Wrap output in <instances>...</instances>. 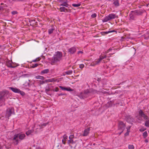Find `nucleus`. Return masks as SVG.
I'll list each match as a JSON object with an SVG mask.
<instances>
[{"mask_svg": "<svg viewBox=\"0 0 149 149\" xmlns=\"http://www.w3.org/2000/svg\"><path fill=\"white\" fill-rule=\"evenodd\" d=\"M109 61V59H107Z\"/></svg>", "mask_w": 149, "mask_h": 149, "instance_id": "nucleus-61", "label": "nucleus"}, {"mask_svg": "<svg viewBox=\"0 0 149 149\" xmlns=\"http://www.w3.org/2000/svg\"><path fill=\"white\" fill-rule=\"evenodd\" d=\"M145 125L146 126L148 127L149 126V123L148 121H147L145 123Z\"/></svg>", "mask_w": 149, "mask_h": 149, "instance_id": "nucleus-46", "label": "nucleus"}, {"mask_svg": "<svg viewBox=\"0 0 149 149\" xmlns=\"http://www.w3.org/2000/svg\"><path fill=\"white\" fill-rule=\"evenodd\" d=\"M111 54V55H112V54Z\"/></svg>", "mask_w": 149, "mask_h": 149, "instance_id": "nucleus-62", "label": "nucleus"}, {"mask_svg": "<svg viewBox=\"0 0 149 149\" xmlns=\"http://www.w3.org/2000/svg\"><path fill=\"white\" fill-rule=\"evenodd\" d=\"M28 86H29V83H28Z\"/></svg>", "mask_w": 149, "mask_h": 149, "instance_id": "nucleus-58", "label": "nucleus"}, {"mask_svg": "<svg viewBox=\"0 0 149 149\" xmlns=\"http://www.w3.org/2000/svg\"><path fill=\"white\" fill-rule=\"evenodd\" d=\"M16 135H18V137L21 140H23L26 136L24 134L22 133L17 134Z\"/></svg>", "mask_w": 149, "mask_h": 149, "instance_id": "nucleus-14", "label": "nucleus"}, {"mask_svg": "<svg viewBox=\"0 0 149 149\" xmlns=\"http://www.w3.org/2000/svg\"><path fill=\"white\" fill-rule=\"evenodd\" d=\"M66 74L68 75H70L72 73V70H68L65 72Z\"/></svg>", "mask_w": 149, "mask_h": 149, "instance_id": "nucleus-25", "label": "nucleus"}, {"mask_svg": "<svg viewBox=\"0 0 149 149\" xmlns=\"http://www.w3.org/2000/svg\"><path fill=\"white\" fill-rule=\"evenodd\" d=\"M112 49H108L107 50V52H110V51H111V50Z\"/></svg>", "mask_w": 149, "mask_h": 149, "instance_id": "nucleus-55", "label": "nucleus"}, {"mask_svg": "<svg viewBox=\"0 0 149 149\" xmlns=\"http://www.w3.org/2000/svg\"><path fill=\"white\" fill-rule=\"evenodd\" d=\"M12 61H7L6 63V65L8 67L11 68L12 66Z\"/></svg>", "mask_w": 149, "mask_h": 149, "instance_id": "nucleus-18", "label": "nucleus"}, {"mask_svg": "<svg viewBox=\"0 0 149 149\" xmlns=\"http://www.w3.org/2000/svg\"><path fill=\"white\" fill-rule=\"evenodd\" d=\"M104 63H105L106 62H105V61H104Z\"/></svg>", "mask_w": 149, "mask_h": 149, "instance_id": "nucleus-60", "label": "nucleus"}, {"mask_svg": "<svg viewBox=\"0 0 149 149\" xmlns=\"http://www.w3.org/2000/svg\"><path fill=\"white\" fill-rule=\"evenodd\" d=\"M84 65L83 64H81L79 65V67L80 68L82 69L84 68Z\"/></svg>", "mask_w": 149, "mask_h": 149, "instance_id": "nucleus-43", "label": "nucleus"}, {"mask_svg": "<svg viewBox=\"0 0 149 149\" xmlns=\"http://www.w3.org/2000/svg\"><path fill=\"white\" fill-rule=\"evenodd\" d=\"M11 68H14L16 67L17 66V64L15 63H13L12 62V64L11 65Z\"/></svg>", "mask_w": 149, "mask_h": 149, "instance_id": "nucleus-29", "label": "nucleus"}, {"mask_svg": "<svg viewBox=\"0 0 149 149\" xmlns=\"http://www.w3.org/2000/svg\"><path fill=\"white\" fill-rule=\"evenodd\" d=\"M49 123V122L46 123H43L42 124H41L40 125H39L38 126L40 129H42L44 127L46 126Z\"/></svg>", "mask_w": 149, "mask_h": 149, "instance_id": "nucleus-16", "label": "nucleus"}, {"mask_svg": "<svg viewBox=\"0 0 149 149\" xmlns=\"http://www.w3.org/2000/svg\"><path fill=\"white\" fill-rule=\"evenodd\" d=\"M117 17L116 15L114 14H109L108 16L105 17L102 20V22H107L111 19H114Z\"/></svg>", "mask_w": 149, "mask_h": 149, "instance_id": "nucleus-4", "label": "nucleus"}, {"mask_svg": "<svg viewBox=\"0 0 149 149\" xmlns=\"http://www.w3.org/2000/svg\"><path fill=\"white\" fill-rule=\"evenodd\" d=\"M83 53V52L81 51H79L78 52V54H79L80 53H81V54H82Z\"/></svg>", "mask_w": 149, "mask_h": 149, "instance_id": "nucleus-52", "label": "nucleus"}, {"mask_svg": "<svg viewBox=\"0 0 149 149\" xmlns=\"http://www.w3.org/2000/svg\"><path fill=\"white\" fill-rule=\"evenodd\" d=\"M101 61V60L100 58L98 59H96L91 63L90 66H95V65L99 64L100 62Z\"/></svg>", "mask_w": 149, "mask_h": 149, "instance_id": "nucleus-11", "label": "nucleus"}, {"mask_svg": "<svg viewBox=\"0 0 149 149\" xmlns=\"http://www.w3.org/2000/svg\"><path fill=\"white\" fill-rule=\"evenodd\" d=\"M107 57V56L106 55L102 56L99 58L100 59L101 61L103 59Z\"/></svg>", "mask_w": 149, "mask_h": 149, "instance_id": "nucleus-35", "label": "nucleus"}, {"mask_svg": "<svg viewBox=\"0 0 149 149\" xmlns=\"http://www.w3.org/2000/svg\"><path fill=\"white\" fill-rule=\"evenodd\" d=\"M131 128V126H129V129H128L127 128H126L127 129V132L126 133H125V136H127L129 135V132H130V129Z\"/></svg>", "mask_w": 149, "mask_h": 149, "instance_id": "nucleus-24", "label": "nucleus"}, {"mask_svg": "<svg viewBox=\"0 0 149 149\" xmlns=\"http://www.w3.org/2000/svg\"><path fill=\"white\" fill-rule=\"evenodd\" d=\"M61 6H64L66 7H68L69 5L67 3H64L63 4H61Z\"/></svg>", "mask_w": 149, "mask_h": 149, "instance_id": "nucleus-32", "label": "nucleus"}, {"mask_svg": "<svg viewBox=\"0 0 149 149\" xmlns=\"http://www.w3.org/2000/svg\"><path fill=\"white\" fill-rule=\"evenodd\" d=\"M64 95V94L62 93H61L58 94V96H61V95Z\"/></svg>", "mask_w": 149, "mask_h": 149, "instance_id": "nucleus-51", "label": "nucleus"}, {"mask_svg": "<svg viewBox=\"0 0 149 149\" xmlns=\"http://www.w3.org/2000/svg\"><path fill=\"white\" fill-rule=\"evenodd\" d=\"M9 88L12 90L13 92L20 94L22 95H24L25 93L24 92L21 91L19 89L16 88L9 87Z\"/></svg>", "mask_w": 149, "mask_h": 149, "instance_id": "nucleus-6", "label": "nucleus"}, {"mask_svg": "<svg viewBox=\"0 0 149 149\" xmlns=\"http://www.w3.org/2000/svg\"><path fill=\"white\" fill-rule=\"evenodd\" d=\"M113 4L116 7H117L119 6V3L118 0H113Z\"/></svg>", "mask_w": 149, "mask_h": 149, "instance_id": "nucleus-17", "label": "nucleus"}, {"mask_svg": "<svg viewBox=\"0 0 149 149\" xmlns=\"http://www.w3.org/2000/svg\"><path fill=\"white\" fill-rule=\"evenodd\" d=\"M2 7L1 6H0V10L2 9Z\"/></svg>", "mask_w": 149, "mask_h": 149, "instance_id": "nucleus-57", "label": "nucleus"}, {"mask_svg": "<svg viewBox=\"0 0 149 149\" xmlns=\"http://www.w3.org/2000/svg\"><path fill=\"white\" fill-rule=\"evenodd\" d=\"M9 1L10 3H13L15 2V0H9Z\"/></svg>", "mask_w": 149, "mask_h": 149, "instance_id": "nucleus-45", "label": "nucleus"}, {"mask_svg": "<svg viewBox=\"0 0 149 149\" xmlns=\"http://www.w3.org/2000/svg\"><path fill=\"white\" fill-rule=\"evenodd\" d=\"M66 91H73V89L71 88L70 87L66 88Z\"/></svg>", "mask_w": 149, "mask_h": 149, "instance_id": "nucleus-28", "label": "nucleus"}, {"mask_svg": "<svg viewBox=\"0 0 149 149\" xmlns=\"http://www.w3.org/2000/svg\"><path fill=\"white\" fill-rule=\"evenodd\" d=\"M49 69H45L41 71L40 72V74L42 75H43L44 74H47L49 72Z\"/></svg>", "mask_w": 149, "mask_h": 149, "instance_id": "nucleus-15", "label": "nucleus"}, {"mask_svg": "<svg viewBox=\"0 0 149 149\" xmlns=\"http://www.w3.org/2000/svg\"><path fill=\"white\" fill-rule=\"evenodd\" d=\"M108 104L109 105V106H111L112 105L113 102L112 101H110L108 103Z\"/></svg>", "mask_w": 149, "mask_h": 149, "instance_id": "nucleus-42", "label": "nucleus"}, {"mask_svg": "<svg viewBox=\"0 0 149 149\" xmlns=\"http://www.w3.org/2000/svg\"><path fill=\"white\" fill-rule=\"evenodd\" d=\"M142 13V12L140 11L136 10L134 11V13L136 15H141Z\"/></svg>", "mask_w": 149, "mask_h": 149, "instance_id": "nucleus-19", "label": "nucleus"}, {"mask_svg": "<svg viewBox=\"0 0 149 149\" xmlns=\"http://www.w3.org/2000/svg\"><path fill=\"white\" fill-rule=\"evenodd\" d=\"M139 116L138 117L139 120H140L139 121V122H141L142 119V118L143 117L144 120H147L148 118V117L146 115L143 111L141 110H140L139 111Z\"/></svg>", "mask_w": 149, "mask_h": 149, "instance_id": "nucleus-5", "label": "nucleus"}, {"mask_svg": "<svg viewBox=\"0 0 149 149\" xmlns=\"http://www.w3.org/2000/svg\"><path fill=\"white\" fill-rule=\"evenodd\" d=\"M74 143V142L73 140L72 139H70L68 141V144L70 143H71V144H73Z\"/></svg>", "mask_w": 149, "mask_h": 149, "instance_id": "nucleus-31", "label": "nucleus"}, {"mask_svg": "<svg viewBox=\"0 0 149 149\" xmlns=\"http://www.w3.org/2000/svg\"><path fill=\"white\" fill-rule=\"evenodd\" d=\"M125 119L126 121L129 123H132L133 122L134 119L130 115H127L125 116Z\"/></svg>", "mask_w": 149, "mask_h": 149, "instance_id": "nucleus-10", "label": "nucleus"}, {"mask_svg": "<svg viewBox=\"0 0 149 149\" xmlns=\"http://www.w3.org/2000/svg\"><path fill=\"white\" fill-rule=\"evenodd\" d=\"M13 112H14V110L12 108L7 109L6 111L5 117L9 118L11 116Z\"/></svg>", "mask_w": 149, "mask_h": 149, "instance_id": "nucleus-8", "label": "nucleus"}, {"mask_svg": "<svg viewBox=\"0 0 149 149\" xmlns=\"http://www.w3.org/2000/svg\"><path fill=\"white\" fill-rule=\"evenodd\" d=\"M127 128L128 129H129V127H127Z\"/></svg>", "mask_w": 149, "mask_h": 149, "instance_id": "nucleus-59", "label": "nucleus"}, {"mask_svg": "<svg viewBox=\"0 0 149 149\" xmlns=\"http://www.w3.org/2000/svg\"><path fill=\"white\" fill-rule=\"evenodd\" d=\"M17 12L16 11H14L12 12V13L13 15H15L17 13Z\"/></svg>", "mask_w": 149, "mask_h": 149, "instance_id": "nucleus-48", "label": "nucleus"}, {"mask_svg": "<svg viewBox=\"0 0 149 149\" xmlns=\"http://www.w3.org/2000/svg\"><path fill=\"white\" fill-rule=\"evenodd\" d=\"M74 135H71L69 136V138L70 139H72V138L74 137Z\"/></svg>", "mask_w": 149, "mask_h": 149, "instance_id": "nucleus-47", "label": "nucleus"}, {"mask_svg": "<svg viewBox=\"0 0 149 149\" xmlns=\"http://www.w3.org/2000/svg\"><path fill=\"white\" fill-rule=\"evenodd\" d=\"M114 31H114V30H113V31H107L104 32V33H105V34H108V33H111V32H114Z\"/></svg>", "mask_w": 149, "mask_h": 149, "instance_id": "nucleus-36", "label": "nucleus"}, {"mask_svg": "<svg viewBox=\"0 0 149 149\" xmlns=\"http://www.w3.org/2000/svg\"><path fill=\"white\" fill-rule=\"evenodd\" d=\"M97 16L96 14L95 13H94L92 14L91 15V17L92 18H95V17Z\"/></svg>", "mask_w": 149, "mask_h": 149, "instance_id": "nucleus-41", "label": "nucleus"}, {"mask_svg": "<svg viewBox=\"0 0 149 149\" xmlns=\"http://www.w3.org/2000/svg\"><path fill=\"white\" fill-rule=\"evenodd\" d=\"M59 87L60 88H61V90H65L66 91V87H63L61 86H59Z\"/></svg>", "mask_w": 149, "mask_h": 149, "instance_id": "nucleus-39", "label": "nucleus"}, {"mask_svg": "<svg viewBox=\"0 0 149 149\" xmlns=\"http://www.w3.org/2000/svg\"><path fill=\"white\" fill-rule=\"evenodd\" d=\"M144 130H142V129H140V130L141 131H143Z\"/></svg>", "mask_w": 149, "mask_h": 149, "instance_id": "nucleus-56", "label": "nucleus"}, {"mask_svg": "<svg viewBox=\"0 0 149 149\" xmlns=\"http://www.w3.org/2000/svg\"><path fill=\"white\" fill-rule=\"evenodd\" d=\"M60 10L61 12H65V11L67 10V9L64 7H60Z\"/></svg>", "mask_w": 149, "mask_h": 149, "instance_id": "nucleus-21", "label": "nucleus"}, {"mask_svg": "<svg viewBox=\"0 0 149 149\" xmlns=\"http://www.w3.org/2000/svg\"><path fill=\"white\" fill-rule=\"evenodd\" d=\"M76 49L75 47H72L68 49V52L71 54H74L76 51Z\"/></svg>", "mask_w": 149, "mask_h": 149, "instance_id": "nucleus-13", "label": "nucleus"}, {"mask_svg": "<svg viewBox=\"0 0 149 149\" xmlns=\"http://www.w3.org/2000/svg\"><path fill=\"white\" fill-rule=\"evenodd\" d=\"M63 140L65 141L68 139V136L66 134H65L64 135H63Z\"/></svg>", "mask_w": 149, "mask_h": 149, "instance_id": "nucleus-33", "label": "nucleus"}, {"mask_svg": "<svg viewBox=\"0 0 149 149\" xmlns=\"http://www.w3.org/2000/svg\"><path fill=\"white\" fill-rule=\"evenodd\" d=\"M55 28L54 27H52L48 30V33L49 34H51L53 33V31L55 30Z\"/></svg>", "mask_w": 149, "mask_h": 149, "instance_id": "nucleus-20", "label": "nucleus"}, {"mask_svg": "<svg viewBox=\"0 0 149 149\" xmlns=\"http://www.w3.org/2000/svg\"><path fill=\"white\" fill-rule=\"evenodd\" d=\"M41 59V58H40L38 57L34 60H32V61L33 62L38 61H40Z\"/></svg>", "mask_w": 149, "mask_h": 149, "instance_id": "nucleus-30", "label": "nucleus"}, {"mask_svg": "<svg viewBox=\"0 0 149 149\" xmlns=\"http://www.w3.org/2000/svg\"><path fill=\"white\" fill-rule=\"evenodd\" d=\"M55 78H53L51 79H48V81L50 82H54Z\"/></svg>", "mask_w": 149, "mask_h": 149, "instance_id": "nucleus-40", "label": "nucleus"}, {"mask_svg": "<svg viewBox=\"0 0 149 149\" xmlns=\"http://www.w3.org/2000/svg\"><path fill=\"white\" fill-rule=\"evenodd\" d=\"M33 131L31 130H29L28 131H27L26 132V134L27 136H28L30 135L31 133H32Z\"/></svg>", "mask_w": 149, "mask_h": 149, "instance_id": "nucleus-23", "label": "nucleus"}, {"mask_svg": "<svg viewBox=\"0 0 149 149\" xmlns=\"http://www.w3.org/2000/svg\"><path fill=\"white\" fill-rule=\"evenodd\" d=\"M38 66V64H37V63L35 64H32L30 65V67L31 68H34L37 67Z\"/></svg>", "mask_w": 149, "mask_h": 149, "instance_id": "nucleus-26", "label": "nucleus"}, {"mask_svg": "<svg viewBox=\"0 0 149 149\" xmlns=\"http://www.w3.org/2000/svg\"><path fill=\"white\" fill-rule=\"evenodd\" d=\"M22 0H15V2H19L22 1Z\"/></svg>", "mask_w": 149, "mask_h": 149, "instance_id": "nucleus-53", "label": "nucleus"}, {"mask_svg": "<svg viewBox=\"0 0 149 149\" xmlns=\"http://www.w3.org/2000/svg\"><path fill=\"white\" fill-rule=\"evenodd\" d=\"M126 125L122 121H119L118 123V129L122 130L121 132L119 133V134H120L121 133L123 132L125 129Z\"/></svg>", "mask_w": 149, "mask_h": 149, "instance_id": "nucleus-7", "label": "nucleus"}, {"mask_svg": "<svg viewBox=\"0 0 149 149\" xmlns=\"http://www.w3.org/2000/svg\"><path fill=\"white\" fill-rule=\"evenodd\" d=\"M12 140L13 143L15 145H17L19 142V140L18 139V135H15L12 139Z\"/></svg>", "mask_w": 149, "mask_h": 149, "instance_id": "nucleus-9", "label": "nucleus"}, {"mask_svg": "<svg viewBox=\"0 0 149 149\" xmlns=\"http://www.w3.org/2000/svg\"><path fill=\"white\" fill-rule=\"evenodd\" d=\"M95 91L93 89H87L82 92L80 95V96L83 98H86L88 97L91 94L95 92Z\"/></svg>", "mask_w": 149, "mask_h": 149, "instance_id": "nucleus-3", "label": "nucleus"}, {"mask_svg": "<svg viewBox=\"0 0 149 149\" xmlns=\"http://www.w3.org/2000/svg\"><path fill=\"white\" fill-rule=\"evenodd\" d=\"M62 53L61 52H57L55 53L52 58L50 60L51 64L52 65H54L60 61L62 59Z\"/></svg>", "mask_w": 149, "mask_h": 149, "instance_id": "nucleus-1", "label": "nucleus"}, {"mask_svg": "<svg viewBox=\"0 0 149 149\" xmlns=\"http://www.w3.org/2000/svg\"><path fill=\"white\" fill-rule=\"evenodd\" d=\"M52 90L53 91L58 92V91L59 88L57 87H56L55 89H53Z\"/></svg>", "mask_w": 149, "mask_h": 149, "instance_id": "nucleus-38", "label": "nucleus"}, {"mask_svg": "<svg viewBox=\"0 0 149 149\" xmlns=\"http://www.w3.org/2000/svg\"><path fill=\"white\" fill-rule=\"evenodd\" d=\"M59 79H56V78L54 79V82H59Z\"/></svg>", "mask_w": 149, "mask_h": 149, "instance_id": "nucleus-49", "label": "nucleus"}, {"mask_svg": "<svg viewBox=\"0 0 149 149\" xmlns=\"http://www.w3.org/2000/svg\"><path fill=\"white\" fill-rule=\"evenodd\" d=\"M36 78L37 79H40L41 80H44L45 79V78L44 77L40 75H38L36 76Z\"/></svg>", "mask_w": 149, "mask_h": 149, "instance_id": "nucleus-22", "label": "nucleus"}, {"mask_svg": "<svg viewBox=\"0 0 149 149\" xmlns=\"http://www.w3.org/2000/svg\"><path fill=\"white\" fill-rule=\"evenodd\" d=\"M148 134L147 132L145 131L143 132V136L144 138H146V137L147 136Z\"/></svg>", "mask_w": 149, "mask_h": 149, "instance_id": "nucleus-27", "label": "nucleus"}, {"mask_svg": "<svg viewBox=\"0 0 149 149\" xmlns=\"http://www.w3.org/2000/svg\"><path fill=\"white\" fill-rule=\"evenodd\" d=\"M62 142L63 144H65L66 143L65 141L62 139Z\"/></svg>", "mask_w": 149, "mask_h": 149, "instance_id": "nucleus-50", "label": "nucleus"}, {"mask_svg": "<svg viewBox=\"0 0 149 149\" xmlns=\"http://www.w3.org/2000/svg\"><path fill=\"white\" fill-rule=\"evenodd\" d=\"M51 90L50 89V88H47L45 89V92L47 93L48 92L51 91Z\"/></svg>", "mask_w": 149, "mask_h": 149, "instance_id": "nucleus-44", "label": "nucleus"}, {"mask_svg": "<svg viewBox=\"0 0 149 149\" xmlns=\"http://www.w3.org/2000/svg\"><path fill=\"white\" fill-rule=\"evenodd\" d=\"M90 127H88L85 129L84 130L83 134L82 135L84 136H87L89 133V131L90 130Z\"/></svg>", "mask_w": 149, "mask_h": 149, "instance_id": "nucleus-12", "label": "nucleus"}, {"mask_svg": "<svg viewBox=\"0 0 149 149\" xmlns=\"http://www.w3.org/2000/svg\"><path fill=\"white\" fill-rule=\"evenodd\" d=\"M9 92L6 90H4L0 91V105L5 104L6 99L8 98Z\"/></svg>", "mask_w": 149, "mask_h": 149, "instance_id": "nucleus-2", "label": "nucleus"}, {"mask_svg": "<svg viewBox=\"0 0 149 149\" xmlns=\"http://www.w3.org/2000/svg\"><path fill=\"white\" fill-rule=\"evenodd\" d=\"M134 147L132 145H130L128 146L129 149H134Z\"/></svg>", "mask_w": 149, "mask_h": 149, "instance_id": "nucleus-34", "label": "nucleus"}, {"mask_svg": "<svg viewBox=\"0 0 149 149\" xmlns=\"http://www.w3.org/2000/svg\"><path fill=\"white\" fill-rule=\"evenodd\" d=\"M81 4L78 3L77 4H72V6L74 7H78L80 6Z\"/></svg>", "mask_w": 149, "mask_h": 149, "instance_id": "nucleus-37", "label": "nucleus"}, {"mask_svg": "<svg viewBox=\"0 0 149 149\" xmlns=\"http://www.w3.org/2000/svg\"><path fill=\"white\" fill-rule=\"evenodd\" d=\"M144 141L146 143H148V140L146 139Z\"/></svg>", "mask_w": 149, "mask_h": 149, "instance_id": "nucleus-54", "label": "nucleus"}]
</instances>
